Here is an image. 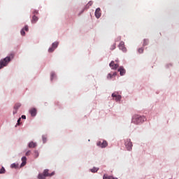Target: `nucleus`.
<instances>
[{"instance_id": "1", "label": "nucleus", "mask_w": 179, "mask_h": 179, "mask_svg": "<svg viewBox=\"0 0 179 179\" xmlns=\"http://www.w3.org/2000/svg\"><path fill=\"white\" fill-rule=\"evenodd\" d=\"M13 58H15V54L11 53L6 58L0 60V69H2V68L7 66L8 64H9L11 59H13Z\"/></svg>"}, {"instance_id": "2", "label": "nucleus", "mask_w": 179, "mask_h": 179, "mask_svg": "<svg viewBox=\"0 0 179 179\" xmlns=\"http://www.w3.org/2000/svg\"><path fill=\"white\" fill-rule=\"evenodd\" d=\"M146 120V117L145 116H141L139 115H135L132 118L133 124H142V122H145Z\"/></svg>"}, {"instance_id": "3", "label": "nucleus", "mask_w": 179, "mask_h": 179, "mask_svg": "<svg viewBox=\"0 0 179 179\" xmlns=\"http://www.w3.org/2000/svg\"><path fill=\"white\" fill-rule=\"evenodd\" d=\"M125 146H126L127 150H132V142H131V139L126 140Z\"/></svg>"}, {"instance_id": "4", "label": "nucleus", "mask_w": 179, "mask_h": 179, "mask_svg": "<svg viewBox=\"0 0 179 179\" xmlns=\"http://www.w3.org/2000/svg\"><path fill=\"white\" fill-rule=\"evenodd\" d=\"M118 47L123 52H127V48H125V43H124V41H121Z\"/></svg>"}, {"instance_id": "5", "label": "nucleus", "mask_w": 179, "mask_h": 179, "mask_svg": "<svg viewBox=\"0 0 179 179\" xmlns=\"http://www.w3.org/2000/svg\"><path fill=\"white\" fill-rule=\"evenodd\" d=\"M108 143H107V141H103L102 142L101 141H99L97 143V146H99V148H107Z\"/></svg>"}, {"instance_id": "6", "label": "nucleus", "mask_w": 179, "mask_h": 179, "mask_svg": "<svg viewBox=\"0 0 179 179\" xmlns=\"http://www.w3.org/2000/svg\"><path fill=\"white\" fill-rule=\"evenodd\" d=\"M112 97L115 99V101H120V100H121V96L118 95V93L117 92L113 93Z\"/></svg>"}, {"instance_id": "7", "label": "nucleus", "mask_w": 179, "mask_h": 179, "mask_svg": "<svg viewBox=\"0 0 179 179\" xmlns=\"http://www.w3.org/2000/svg\"><path fill=\"white\" fill-rule=\"evenodd\" d=\"M95 16L96 19H99V17L101 16V10L100 9V8L96 9Z\"/></svg>"}, {"instance_id": "8", "label": "nucleus", "mask_w": 179, "mask_h": 179, "mask_svg": "<svg viewBox=\"0 0 179 179\" xmlns=\"http://www.w3.org/2000/svg\"><path fill=\"white\" fill-rule=\"evenodd\" d=\"M118 72H120V76H124V75H125L126 73V71H125V69H124L123 66H120L119 69H118Z\"/></svg>"}, {"instance_id": "9", "label": "nucleus", "mask_w": 179, "mask_h": 179, "mask_svg": "<svg viewBox=\"0 0 179 179\" xmlns=\"http://www.w3.org/2000/svg\"><path fill=\"white\" fill-rule=\"evenodd\" d=\"M109 66H110L111 69H117L118 68L119 65L118 64H115L114 61L110 62Z\"/></svg>"}, {"instance_id": "10", "label": "nucleus", "mask_w": 179, "mask_h": 179, "mask_svg": "<svg viewBox=\"0 0 179 179\" xmlns=\"http://www.w3.org/2000/svg\"><path fill=\"white\" fill-rule=\"evenodd\" d=\"M22 106V104L17 103H15L14 106V110L13 111V114H16L17 113V110H19V108Z\"/></svg>"}, {"instance_id": "11", "label": "nucleus", "mask_w": 179, "mask_h": 179, "mask_svg": "<svg viewBox=\"0 0 179 179\" xmlns=\"http://www.w3.org/2000/svg\"><path fill=\"white\" fill-rule=\"evenodd\" d=\"M29 113H30L31 117H36V115L37 114V109L32 108L29 110Z\"/></svg>"}, {"instance_id": "12", "label": "nucleus", "mask_w": 179, "mask_h": 179, "mask_svg": "<svg viewBox=\"0 0 179 179\" xmlns=\"http://www.w3.org/2000/svg\"><path fill=\"white\" fill-rule=\"evenodd\" d=\"M43 174L46 176V177H52V176H54V174H55V172L51 173L50 174L48 173V169H45L43 171Z\"/></svg>"}, {"instance_id": "13", "label": "nucleus", "mask_w": 179, "mask_h": 179, "mask_svg": "<svg viewBox=\"0 0 179 179\" xmlns=\"http://www.w3.org/2000/svg\"><path fill=\"white\" fill-rule=\"evenodd\" d=\"M22 164L20 165V167H24V166H26V163L27 162V158H26V157H22Z\"/></svg>"}, {"instance_id": "14", "label": "nucleus", "mask_w": 179, "mask_h": 179, "mask_svg": "<svg viewBox=\"0 0 179 179\" xmlns=\"http://www.w3.org/2000/svg\"><path fill=\"white\" fill-rule=\"evenodd\" d=\"M38 21V17H37L36 15H33L32 19H31V23H33V24L37 23Z\"/></svg>"}, {"instance_id": "15", "label": "nucleus", "mask_w": 179, "mask_h": 179, "mask_svg": "<svg viewBox=\"0 0 179 179\" xmlns=\"http://www.w3.org/2000/svg\"><path fill=\"white\" fill-rule=\"evenodd\" d=\"M114 76H117V72H114L113 74L112 73H108V79H113Z\"/></svg>"}, {"instance_id": "16", "label": "nucleus", "mask_w": 179, "mask_h": 179, "mask_svg": "<svg viewBox=\"0 0 179 179\" xmlns=\"http://www.w3.org/2000/svg\"><path fill=\"white\" fill-rule=\"evenodd\" d=\"M36 146H37V143H34L33 141H31L29 143V148H36Z\"/></svg>"}, {"instance_id": "17", "label": "nucleus", "mask_w": 179, "mask_h": 179, "mask_svg": "<svg viewBox=\"0 0 179 179\" xmlns=\"http://www.w3.org/2000/svg\"><path fill=\"white\" fill-rule=\"evenodd\" d=\"M103 179H117L111 176H108L106 174L103 175Z\"/></svg>"}, {"instance_id": "18", "label": "nucleus", "mask_w": 179, "mask_h": 179, "mask_svg": "<svg viewBox=\"0 0 179 179\" xmlns=\"http://www.w3.org/2000/svg\"><path fill=\"white\" fill-rule=\"evenodd\" d=\"M92 5H93V1H90L88 2V3L87 4V6H85L86 9H89V8H90V6H92Z\"/></svg>"}, {"instance_id": "19", "label": "nucleus", "mask_w": 179, "mask_h": 179, "mask_svg": "<svg viewBox=\"0 0 179 179\" xmlns=\"http://www.w3.org/2000/svg\"><path fill=\"white\" fill-rule=\"evenodd\" d=\"M92 173H97L99 171V168L94 167L93 169H90Z\"/></svg>"}, {"instance_id": "20", "label": "nucleus", "mask_w": 179, "mask_h": 179, "mask_svg": "<svg viewBox=\"0 0 179 179\" xmlns=\"http://www.w3.org/2000/svg\"><path fill=\"white\" fill-rule=\"evenodd\" d=\"M45 176L43 173H40L39 175H38V179H45Z\"/></svg>"}, {"instance_id": "21", "label": "nucleus", "mask_w": 179, "mask_h": 179, "mask_svg": "<svg viewBox=\"0 0 179 179\" xmlns=\"http://www.w3.org/2000/svg\"><path fill=\"white\" fill-rule=\"evenodd\" d=\"M52 47L54 48V49L55 50V48L58 47V42L53 43Z\"/></svg>"}, {"instance_id": "22", "label": "nucleus", "mask_w": 179, "mask_h": 179, "mask_svg": "<svg viewBox=\"0 0 179 179\" xmlns=\"http://www.w3.org/2000/svg\"><path fill=\"white\" fill-rule=\"evenodd\" d=\"M148 44H149V40L144 39V41H143V45H148Z\"/></svg>"}, {"instance_id": "23", "label": "nucleus", "mask_w": 179, "mask_h": 179, "mask_svg": "<svg viewBox=\"0 0 179 179\" xmlns=\"http://www.w3.org/2000/svg\"><path fill=\"white\" fill-rule=\"evenodd\" d=\"M42 139H43V143H45L47 142V136H43Z\"/></svg>"}, {"instance_id": "24", "label": "nucleus", "mask_w": 179, "mask_h": 179, "mask_svg": "<svg viewBox=\"0 0 179 179\" xmlns=\"http://www.w3.org/2000/svg\"><path fill=\"white\" fill-rule=\"evenodd\" d=\"M38 151H37V150H35L34 151V157H35V158L36 159H37V157H38Z\"/></svg>"}, {"instance_id": "25", "label": "nucleus", "mask_w": 179, "mask_h": 179, "mask_svg": "<svg viewBox=\"0 0 179 179\" xmlns=\"http://www.w3.org/2000/svg\"><path fill=\"white\" fill-rule=\"evenodd\" d=\"M0 174H5V168L2 167L0 169Z\"/></svg>"}, {"instance_id": "26", "label": "nucleus", "mask_w": 179, "mask_h": 179, "mask_svg": "<svg viewBox=\"0 0 179 179\" xmlns=\"http://www.w3.org/2000/svg\"><path fill=\"white\" fill-rule=\"evenodd\" d=\"M55 49L54 48H52V46L51 47V48H50L49 49H48V51H49V52H54V50H55Z\"/></svg>"}, {"instance_id": "27", "label": "nucleus", "mask_w": 179, "mask_h": 179, "mask_svg": "<svg viewBox=\"0 0 179 179\" xmlns=\"http://www.w3.org/2000/svg\"><path fill=\"white\" fill-rule=\"evenodd\" d=\"M116 48V44L114 43L111 47H110V50L113 51V50H115Z\"/></svg>"}, {"instance_id": "28", "label": "nucleus", "mask_w": 179, "mask_h": 179, "mask_svg": "<svg viewBox=\"0 0 179 179\" xmlns=\"http://www.w3.org/2000/svg\"><path fill=\"white\" fill-rule=\"evenodd\" d=\"M138 51L139 54H142V53H143V48H139V49L138 50Z\"/></svg>"}, {"instance_id": "29", "label": "nucleus", "mask_w": 179, "mask_h": 179, "mask_svg": "<svg viewBox=\"0 0 179 179\" xmlns=\"http://www.w3.org/2000/svg\"><path fill=\"white\" fill-rule=\"evenodd\" d=\"M17 165L16 164H11V168L12 169H17Z\"/></svg>"}, {"instance_id": "30", "label": "nucleus", "mask_w": 179, "mask_h": 179, "mask_svg": "<svg viewBox=\"0 0 179 179\" xmlns=\"http://www.w3.org/2000/svg\"><path fill=\"white\" fill-rule=\"evenodd\" d=\"M24 34H26V33L24 32V29H22L21 30V36H24Z\"/></svg>"}, {"instance_id": "31", "label": "nucleus", "mask_w": 179, "mask_h": 179, "mask_svg": "<svg viewBox=\"0 0 179 179\" xmlns=\"http://www.w3.org/2000/svg\"><path fill=\"white\" fill-rule=\"evenodd\" d=\"M31 152L30 150H28L27 152H26V156H30Z\"/></svg>"}, {"instance_id": "32", "label": "nucleus", "mask_w": 179, "mask_h": 179, "mask_svg": "<svg viewBox=\"0 0 179 179\" xmlns=\"http://www.w3.org/2000/svg\"><path fill=\"white\" fill-rule=\"evenodd\" d=\"M24 30H25V31H29V27L26 25L24 28Z\"/></svg>"}, {"instance_id": "33", "label": "nucleus", "mask_w": 179, "mask_h": 179, "mask_svg": "<svg viewBox=\"0 0 179 179\" xmlns=\"http://www.w3.org/2000/svg\"><path fill=\"white\" fill-rule=\"evenodd\" d=\"M54 76H55V73H51V80H52V79H54Z\"/></svg>"}, {"instance_id": "34", "label": "nucleus", "mask_w": 179, "mask_h": 179, "mask_svg": "<svg viewBox=\"0 0 179 179\" xmlns=\"http://www.w3.org/2000/svg\"><path fill=\"white\" fill-rule=\"evenodd\" d=\"M34 14H36V15H38V10H35L34 12H33Z\"/></svg>"}, {"instance_id": "35", "label": "nucleus", "mask_w": 179, "mask_h": 179, "mask_svg": "<svg viewBox=\"0 0 179 179\" xmlns=\"http://www.w3.org/2000/svg\"><path fill=\"white\" fill-rule=\"evenodd\" d=\"M22 120L21 118H19V119H18L17 125H20V120Z\"/></svg>"}, {"instance_id": "36", "label": "nucleus", "mask_w": 179, "mask_h": 179, "mask_svg": "<svg viewBox=\"0 0 179 179\" xmlns=\"http://www.w3.org/2000/svg\"><path fill=\"white\" fill-rule=\"evenodd\" d=\"M22 120H26V115H22Z\"/></svg>"}, {"instance_id": "37", "label": "nucleus", "mask_w": 179, "mask_h": 179, "mask_svg": "<svg viewBox=\"0 0 179 179\" xmlns=\"http://www.w3.org/2000/svg\"><path fill=\"white\" fill-rule=\"evenodd\" d=\"M121 40V36H119L118 38H117V40L116 41H120Z\"/></svg>"}]
</instances>
